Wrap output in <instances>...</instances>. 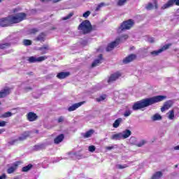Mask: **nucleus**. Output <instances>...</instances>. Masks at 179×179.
<instances>
[{
    "label": "nucleus",
    "instance_id": "nucleus-7",
    "mask_svg": "<svg viewBox=\"0 0 179 179\" xmlns=\"http://www.w3.org/2000/svg\"><path fill=\"white\" fill-rule=\"evenodd\" d=\"M177 5L179 6V0H169L166 3H165L161 9H168V8H171V6H173V5Z\"/></svg>",
    "mask_w": 179,
    "mask_h": 179
},
{
    "label": "nucleus",
    "instance_id": "nucleus-29",
    "mask_svg": "<svg viewBox=\"0 0 179 179\" xmlns=\"http://www.w3.org/2000/svg\"><path fill=\"white\" fill-rule=\"evenodd\" d=\"M162 176H163V173H162V172H160V171H158L152 176V179H159L162 177Z\"/></svg>",
    "mask_w": 179,
    "mask_h": 179
},
{
    "label": "nucleus",
    "instance_id": "nucleus-40",
    "mask_svg": "<svg viewBox=\"0 0 179 179\" xmlns=\"http://www.w3.org/2000/svg\"><path fill=\"white\" fill-rule=\"evenodd\" d=\"M72 16H73V13H71L69 15H67L66 16L62 18V20H68L69 19H71L72 17Z\"/></svg>",
    "mask_w": 179,
    "mask_h": 179
},
{
    "label": "nucleus",
    "instance_id": "nucleus-34",
    "mask_svg": "<svg viewBox=\"0 0 179 179\" xmlns=\"http://www.w3.org/2000/svg\"><path fill=\"white\" fill-rule=\"evenodd\" d=\"M38 30L36 28L31 29L28 30L27 34H36V33H38Z\"/></svg>",
    "mask_w": 179,
    "mask_h": 179
},
{
    "label": "nucleus",
    "instance_id": "nucleus-37",
    "mask_svg": "<svg viewBox=\"0 0 179 179\" xmlns=\"http://www.w3.org/2000/svg\"><path fill=\"white\" fill-rule=\"evenodd\" d=\"M132 114V110L127 109L124 111V117H129V115H131Z\"/></svg>",
    "mask_w": 179,
    "mask_h": 179
},
{
    "label": "nucleus",
    "instance_id": "nucleus-3",
    "mask_svg": "<svg viewBox=\"0 0 179 179\" xmlns=\"http://www.w3.org/2000/svg\"><path fill=\"white\" fill-rule=\"evenodd\" d=\"M78 30L83 34H87L92 31V24L89 20H85L78 26Z\"/></svg>",
    "mask_w": 179,
    "mask_h": 179
},
{
    "label": "nucleus",
    "instance_id": "nucleus-47",
    "mask_svg": "<svg viewBox=\"0 0 179 179\" xmlns=\"http://www.w3.org/2000/svg\"><path fill=\"white\" fill-rule=\"evenodd\" d=\"M153 3H154V5H155V9H158L159 5L157 4V1L154 0Z\"/></svg>",
    "mask_w": 179,
    "mask_h": 179
},
{
    "label": "nucleus",
    "instance_id": "nucleus-14",
    "mask_svg": "<svg viewBox=\"0 0 179 179\" xmlns=\"http://www.w3.org/2000/svg\"><path fill=\"white\" fill-rule=\"evenodd\" d=\"M135 58H136V55H130L123 59V63L129 64V62H132V61H134V59H135Z\"/></svg>",
    "mask_w": 179,
    "mask_h": 179
},
{
    "label": "nucleus",
    "instance_id": "nucleus-59",
    "mask_svg": "<svg viewBox=\"0 0 179 179\" xmlns=\"http://www.w3.org/2000/svg\"><path fill=\"white\" fill-rule=\"evenodd\" d=\"M4 0H0V3H2V2H3Z\"/></svg>",
    "mask_w": 179,
    "mask_h": 179
},
{
    "label": "nucleus",
    "instance_id": "nucleus-56",
    "mask_svg": "<svg viewBox=\"0 0 179 179\" xmlns=\"http://www.w3.org/2000/svg\"><path fill=\"white\" fill-rule=\"evenodd\" d=\"M174 150H179V145L174 147Z\"/></svg>",
    "mask_w": 179,
    "mask_h": 179
},
{
    "label": "nucleus",
    "instance_id": "nucleus-6",
    "mask_svg": "<svg viewBox=\"0 0 179 179\" xmlns=\"http://www.w3.org/2000/svg\"><path fill=\"white\" fill-rule=\"evenodd\" d=\"M170 45H171V44L165 45L158 50H155L151 52L150 54L151 55H153V57H157V55H159V54H162L163 51H166V50H169V48H170Z\"/></svg>",
    "mask_w": 179,
    "mask_h": 179
},
{
    "label": "nucleus",
    "instance_id": "nucleus-51",
    "mask_svg": "<svg viewBox=\"0 0 179 179\" xmlns=\"http://www.w3.org/2000/svg\"><path fill=\"white\" fill-rule=\"evenodd\" d=\"M0 179H6V175L3 173L2 176H0Z\"/></svg>",
    "mask_w": 179,
    "mask_h": 179
},
{
    "label": "nucleus",
    "instance_id": "nucleus-11",
    "mask_svg": "<svg viewBox=\"0 0 179 179\" xmlns=\"http://www.w3.org/2000/svg\"><path fill=\"white\" fill-rule=\"evenodd\" d=\"M120 135L122 136V139H127L132 135V131L129 129H125L123 131L120 132Z\"/></svg>",
    "mask_w": 179,
    "mask_h": 179
},
{
    "label": "nucleus",
    "instance_id": "nucleus-26",
    "mask_svg": "<svg viewBox=\"0 0 179 179\" xmlns=\"http://www.w3.org/2000/svg\"><path fill=\"white\" fill-rule=\"evenodd\" d=\"M39 50L41 51L42 54H45L49 50L48 45H44L43 47L40 48Z\"/></svg>",
    "mask_w": 179,
    "mask_h": 179
},
{
    "label": "nucleus",
    "instance_id": "nucleus-50",
    "mask_svg": "<svg viewBox=\"0 0 179 179\" xmlns=\"http://www.w3.org/2000/svg\"><path fill=\"white\" fill-rule=\"evenodd\" d=\"M41 2H53L54 3V0H40Z\"/></svg>",
    "mask_w": 179,
    "mask_h": 179
},
{
    "label": "nucleus",
    "instance_id": "nucleus-31",
    "mask_svg": "<svg viewBox=\"0 0 179 179\" xmlns=\"http://www.w3.org/2000/svg\"><path fill=\"white\" fill-rule=\"evenodd\" d=\"M127 38H128L127 34L122 35L120 38H117V39L119 40V43H122V41H125V40H127Z\"/></svg>",
    "mask_w": 179,
    "mask_h": 179
},
{
    "label": "nucleus",
    "instance_id": "nucleus-36",
    "mask_svg": "<svg viewBox=\"0 0 179 179\" xmlns=\"http://www.w3.org/2000/svg\"><path fill=\"white\" fill-rule=\"evenodd\" d=\"M103 6H106L105 3H100L99 4H98L96 9H95L96 12H99V10L100 9H101V8H103Z\"/></svg>",
    "mask_w": 179,
    "mask_h": 179
},
{
    "label": "nucleus",
    "instance_id": "nucleus-28",
    "mask_svg": "<svg viewBox=\"0 0 179 179\" xmlns=\"http://www.w3.org/2000/svg\"><path fill=\"white\" fill-rule=\"evenodd\" d=\"M10 47V43H5L0 44V50H5V48H8Z\"/></svg>",
    "mask_w": 179,
    "mask_h": 179
},
{
    "label": "nucleus",
    "instance_id": "nucleus-2",
    "mask_svg": "<svg viewBox=\"0 0 179 179\" xmlns=\"http://www.w3.org/2000/svg\"><path fill=\"white\" fill-rule=\"evenodd\" d=\"M26 13H20L16 15H11L6 17L0 18V26L1 27H8L12 26V24H16L17 23H20L26 19Z\"/></svg>",
    "mask_w": 179,
    "mask_h": 179
},
{
    "label": "nucleus",
    "instance_id": "nucleus-54",
    "mask_svg": "<svg viewBox=\"0 0 179 179\" xmlns=\"http://www.w3.org/2000/svg\"><path fill=\"white\" fill-rule=\"evenodd\" d=\"M81 44H83V45H86L87 44V41H83V42H81Z\"/></svg>",
    "mask_w": 179,
    "mask_h": 179
},
{
    "label": "nucleus",
    "instance_id": "nucleus-42",
    "mask_svg": "<svg viewBox=\"0 0 179 179\" xmlns=\"http://www.w3.org/2000/svg\"><path fill=\"white\" fill-rule=\"evenodd\" d=\"M24 45H31V41L29 39H24L23 41Z\"/></svg>",
    "mask_w": 179,
    "mask_h": 179
},
{
    "label": "nucleus",
    "instance_id": "nucleus-35",
    "mask_svg": "<svg viewBox=\"0 0 179 179\" xmlns=\"http://www.w3.org/2000/svg\"><path fill=\"white\" fill-rule=\"evenodd\" d=\"M106 98H107V95L103 94L99 96V98H96V101L98 102L103 101V100H106Z\"/></svg>",
    "mask_w": 179,
    "mask_h": 179
},
{
    "label": "nucleus",
    "instance_id": "nucleus-10",
    "mask_svg": "<svg viewBox=\"0 0 179 179\" xmlns=\"http://www.w3.org/2000/svg\"><path fill=\"white\" fill-rule=\"evenodd\" d=\"M121 76V73H115L112 74L109 79L108 80V83H113V82H115L118 78Z\"/></svg>",
    "mask_w": 179,
    "mask_h": 179
},
{
    "label": "nucleus",
    "instance_id": "nucleus-49",
    "mask_svg": "<svg viewBox=\"0 0 179 179\" xmlns=\"http://www.w3.org/2000/svg\"><path fill=\"white\" fill-rule=\"evenodd\" d=\"M5 125H6V122L0 121V127H5Z\"/></svg>",
    "mask_w": 179,
    "mask_h": 179
},
{
    "label": "nucleus",
    "instance_id": "nucleus-52",
    "mask_svg": "<svg viewBox=\"0 0 179 179\" xmlns=\"http://www.w3.org/2000/svg\"><path fill=\"white\" fill-rule=\"evenodd\" d=\"M148 41H149V43H154V42H155V38H150L148 39Z\"/></svg>",
    "mask_w": 179,
    "mask_h": 179
},
{
    "label": "nucleus",
    "instance_id": "nucleus-20",
    "mask_svg": "<svg viewBox=\"0 0 179 179\" xmlns=\"http://www.w3.org/2000/svg\"><path fill=\"white\" fill-rule=\"evenodd\" d=\"M36 41H40L41 43H43L45 41V34L41 33L36 38Z\"/></svg>",
    "mask_w": 179,
    "mask_h": 179
},
{
    "label": "nucleus",
    "instance_id": "nucleus-44",
    "mask_svg": "<svg viewBox=\"0 0 179 179\" xmlns=\"http://www.w3.org/2000/svg\"><path fill=\"white\" fill-rule=\"evenodd\" d=\"M89 16H90V11H89V10L86 11L85 13H84L83 14V17H85V19L89 17Z\"/></svg>",
    "mask_w": 179,
    "mask_h": 179
},
{
    "label": "nucleus",
    "instance_id": "nucleus-30",
    "mask_svg": "<svg viewBox=\"0 0 179 179\" xmlns=\"http://www.w3.org/2000/svg\"><path fill=\"white\" fill-rule=\"evenodd\" d=\"M31 167H33V165H32L31 164H28L27 166H24V167L22 168V171H24V173H26V172L29 171V170H31Z\"/></svg>",
    "mask_w": 179,
    "mask_h": 179
},
{
    "label": "nucleus",
    "instance_id": "nucleus-33",
    "mask_svg": "<svg viewBox=\"0 0 179 179\" xmlns=\"http://www.w3.org/2000/svg\"><path fill=\"white\" fill-rule=\"evenodd\" d=\"M154 8H155V4L152 3H148L145 6V9H147V10H152V9H153Z\"/></svg>",
    "mask_w": 179,
    "mask_h": 179
},
{
    "label": "nucleus",
    "instance_id": "nucleus-8",
    "mask_svg": "<svg viewBox=\"0 0 179 179\" xmlns=\"http://www.w3.org/2000/svg\"><path fill=\"white\" fill-rule=\"evenodd\" d=\"M120 44V39H116L115 41L109 43L106 48V51H113L117 45Z\"/></svg>",
    "mask_w": 179,
    "mask_h": 179
},
{
    "label": "nucleus",
    "instance_id": "nucleus-19",
    "mask_svg": "<svg viewBox=\"0 0 179 179\" xmlns=\"http://www.w3.org/2000/svg\"><path fill=\"white\" fill-rule=\"evenodd\" d=\"M110 139L112 141H121V139H122V137L121 136V133H117V134H113L111 136H110Z\"/></svg>",
    "mask_w": 179,
    "mask_h": 179
},
{
    "label": "nucleus",
    "instance_id": "nucleus-25",
    "mask_svg": "<svg viewBox=\"0 0 179 179\" xmlns=\"http://www.w3.org/2000/svg\"><path fill=\"white\" fill-rule=\"evenodd\" d=\"M151 119L152 121H160V120H162V115L159 113H156L151 117Z\"/></svg>",
    "mask_w": 179,
    "mask_h": 179
},
{
    "label": "nucleus",
    "instance_id": "nucleus-18",
    "mask_svg": "<svg viewBox=\"0 0 179 179\" xmlns=\"http://www.w3.org/2000/svg\"><path fill=\"white\" fill-rule=\"evenodd\" d=\"M171 106H172L171 101L165 102V103L164 104V106L161 108V111L164 113V111H166V110H169V108H170Z\"/></svg>",
    "mask_w": 179,
    "mask_h": 179
},
{
    "label": "nucleus",
    "instance_id": "nucleus-13",
    "mask_svg": "<svg viewBox=\"0 0 179 179\" xmlns=\"http://www.w3.org/2000/svg\"><path fill=\"white\" fill-rule=\"evenodd\" d=\"M20 164V162H15L12 166L8 169L7 173L8 174H12L13 173H15V171L16 169H17V166Z\"/></svg>",
    "mask_w": 179,
    "mask_h": 179
},
{
    "label": "nucleus",
    "instance_id": "nucleus-58",
    "mask_svg": "<svg viewBox=\"0 0 179 179\" xmlns=\"http://www.w3.org/2000/svg\"><path fill=\"white\" fill-rule=\"evenodd\" d=\"M15 142H16V141H13L11 145H15Z\"/></svg>",
    "mask_w": 179,
    "mask_h": 179
},
{
    "label": "nucleus",
    "instance_id": "nucleus-60",
    "mask_svg": "<svg viewBox=\"0 0 179 179\" xmlns=\"http://www.w3.org/2000/svg\"><path fill=\"white\" fill-rule=\"evenodd\" d=\"M131 139H135V138H134V137H131Z\"/></svg>",
    "mask_w": 179,
    "mask_h": 179
},
{
    "label": "nucleus",
    "instance_id": "nucleus-9",
    "mask_svg": "<svg viewBox=\"0 0 179 179\" xmlns=\"http://www.w3.org/2000/svg\"><path fill=\"white\" fill-rule=\"evenodd\" d=\"M8 94H10V89L5 87L0 91V99H3V97H6Z\"/></svg>",
    "mask_w": 179,
    "mask_h": 179
},
{
    "label": "nucleus",
    "instance_id": "nucleus-57",
    "mask_svg": "<svg viewBox=\"0 0 179 179\" xmlns=\"http://www.w3.org/2000/svg\"><path fill=\"white\" fill-rule=\"evenodd\" d=\"M3 132H5V129H0V135H1V134H2Z\"/></svg>",
    "mask_w": 179,
    "mask_h": 179
},
{
    "label": "nucleus",
    "instance_id": "nucleus-24",
    "mask_svg": "<svg viewBox=\"0 0 179 179\" xmlns=\"http://www.w3.org/2000/svg\"><path fill=\"white\" fill-rule=\"evenodd\" d=\"M166 115L169 118V120H174V109L169 110L167 113Z\"/></svg>",
    "mask_w": 179,
    "mask_h": 179
},
{
    "label": "nucleus",
    "instance_id": "nucleus-5",
    "mask_svg": "<svg viewBox=\"0 0 179 179\" xmlns=\"http://www.w3.org/2000/svg\"><path fill=\"white\" fill-rule=\"evenodd\" d=\"M45 59H47V57L45 56H41L39 57L31 56L28 57L27 61L30 64H34L36 62H43V61H45Z\"/></svg>",
    "mask_w": 179,
    "mask_h": 179
},
{
    "label": "nucleus",
    "instance_id": "nucleus-55",
    "mask_svg": "<svg viewBox=\"0 0 179 179\" xmlns=\"http://www.w3.org/2000/svg\"><path fill=\"white\" fill-rule=\"evenodd\" d=\"M62 0H53V3H58V2H61Z\"/></svg>",
    "mask_w": 179,
    "mask_h": 179
},
{
    "label": "nucleus",
    "instance_id": "nucleus-53",
    "mask_svg": "<svg viewBox=\"0 0 179 179\" xmlns=\"http://www.w3.org/2000/svg\"><path fill=\"white\" fill-rule=\"evenodd\" d=\"M24 90H25L26 92H29V90H31V87H27L24 88Z\"/></svg>",
    "mask_w": 179,
    "mask_h": 179
},
{
    "label": "nucleus",
    "instance_id": "nucleus-16",
    "mask_svg": "<svg viewBox=\"0 0 179 179\" xmlns=\"http://www.w3.org/2000/svg\"><path fill=\"white\" fill-rule=\"evenodd\" d=\"M37 115L33 112H29L27 115V119L30 122L36 121L37 120Z\"/></svg>",
    "mask_w": 179,
    "mask_h": 179
},
{
    "label": "nucleus",
    "instance_id": "nucleus-46",
    "mask_svg": "<svg viewBox=\"0 0 179 179\" xmlns=\"http://www.w3.org/2000/svg\"><path fill=\"white\" fill-rule=\"evenodd\" d=\"M89 152H94L96 150V147L94 145H91L88 148Z\"/></svg>",
    "mask_w": 179,
    "mask_h": 179
},
{
    "label": "nucleus",
    "instance_id": "nucleus-1",
    "mask_svg": "<svg viewBox=\"0 0 179 179\" xmlns=\"http://www.w3.org/2000/svg\"><path fill=\"white\" fill-rule=\"evenodd\" d=\"M166 99H167V96L164 95H159L150 98L143 99L134 103L132 106V110L134 111H138V110H142V108H146V107H149V106L163 101L164 100H166Z\"/></svg>",
    "mask_w": 179,
    "mask_h": 179
},
{
    "label": "nucleus",
    "instance_id": "nucleus-4",
    "mask_svg": "<svg viewBox=\"0 0 179 179\" xmlns=\"http://www.w3.org/2000/svg\"><path fill=\"white\" fill-rule=\"evenodd\" d=\"M134 26V20H128L127 21L123 22V23L120 25L119 29H117L118 33H121L122 30H129L131 27Z\"/></svg>",
    "mask_w": 179,
    "mask_h": 179
},
{
    "label": "nucleus",
    "instance_id": "nucleus-21",
    "mask_svg": "<svg viewBox=\"0 0 179 179\" xmlns=\"http://www.w3.org/2000/svg\"><path fill=\"white\" fill-rule=\"evenodd\" d=\"M30 136V131H24L20 137L19 141H24V139H27Z\"/></svg>",
    "mask_w": 179,
    "mask_h": 179
},
{
    "label": "nucleus",
    "instance_id": "nucleus-39",
    "mask_svg": "<svg viewBox=\"0 0 179 179\" xmlns=\"http://www.w3.org/2000/svg\"><path fill=\"white\" fill-rule=\"evenodd\" d=\"M44 148H45L44 144L37 145H35L34 150H41V149H44Z\"/></svg>",
    "mask_w": 179,
    "mask_h": 179
},
{
    "label": "nucleus",
    "instance_id": "nucleus-38",
    "mask_svg": "<svg viewBox=\"0 0 179 179\" xmlns=\"http://www.w3.org/2000/svg\"><path fill=\"white\" fill-rule=\"evenodd\" d=\"M145 143L146 140H141L139 143L136 144V145L138 146V148H142V146H143V145H145Z\"/></svg>",
    "mask_w": 179,
    "mask_h": 179
},
{
    "label": "nucleus",
    "instance_id": "nucleus-12",
    "mask_svg": "<svg viewBox=\"0 0 179 179\" xmlns=\"http://www.w3.org/2000/svg\"><path fill=\"white\" fill-rule=\"evenodd\" d=\"M84 103L85 101H82L73 104L71 106L69 107L68 111H75V110L79 108V107H81V106H83Z\"/></svg>",
    "mask_w": 179,
    "mask_h": 179
},
{
    "label": "nucleus",
    "instance_id": "nucleus-48",
    "mask_svg": "<svg viewBox=\"0 0 179 179\" xmlns=\"http://www.w3.org/2000/svg\"><path fill=\"white\" fill-rule=\"evenodd\" d=\"M105 149L106 150H113V149H114V146H106Z\"/></svg>",
    "mask_w": 179,
    "mask_h": 179
},
{
    "label": "nucleus",
    "instance_id": "nucleus-17",
    "mask_svg": "<svg viewBox=\"0 0 179 179\" xmlns=\"http://www.w3.org/2000/svg\"><path fill=\"white\" fill-rule=\"evenodd\" d=\"M68 76H69V72L68 71L60 72L57 75V78L58 79H65V78H68Z\"/></svg>",
    "mask_w": 179,
    "mask_h": 179
},
{
    "label": "nucleus",
    "instance_id": "nucleus-43",
    "mask_svg": "<svg viewBox=\"0 0 179 179\" xmlns=\"http://www.w3.org/2000/svg\"><path fill=\"white\" fill-rule=\"evenodd\" d=\"M116 167H117V169H127V167H128V165H127V164H124V165L117 164L116 166Z\"/></svg>",
    "mask_w": 179,
    "mask_h": 179
},
{
    "label": "nucleus",
    "instance_id": "nucleus-23",
    "mask_svg": "<svg viewBox=\"0 0 179 179\" xmlns=\"http://www.w3.org/2000/svg\"><path fill=\"white\" fill-rule=\"evenodd\" d=\"M121 122H122V118L119 117L113 124V128H118V127H120Z\"/></svg>",
    "mask_w": 179,
    "mask_h": 179
},
{
    "label": "nucleus",
    "instance_id": "nucleus-27",
    "mask_svg": "<svg viewBox=\"0 0 179 179\" xmlns=\"http://www.w3.org/2000/svg\"><path fill=\"white\" fill-rule=\"evenodd\" d=\"M93 134H94V131L90 130L83 134V137L84 138H90V136H92L93 135Z\"/></svg>",
    "mask_w": 179,
    "mask_h": 179
},
{
    "label": "nucleus",
    "instance_id": "nucleus-15",
    "mask_svg": "<svg viewBox=\"0 0 179 179\" xmlns=\"http://www.w3.org/2000/svg\"><path fill=\"white\" fill-rule=\"evenodd\" d=\"M101 61H103V55H99L98 59H95L92 64V67L94 68V66H97L99 64H101Z\"/></svg>",
    "mask_w": 179,
    "mask_h": 179
},
{
    "label": "nucleus",
    "instance_id": "nucleus-22",
    "mask_svg": "<svg viewBox=\"0 0 179 179\" xmlns=\"http://www.w3.org/2000/svg\"><path fill=\"white\" fill-rule=\"evenodd\" d=\"M62 141H64V134H60L55 138L54 142L56 145H58V143H61Z\"/></svg>",
    "mask_w": 179,
    "mask_h": 179
},
{
    "label": "nucleus",
    "instance_id": "nucleus-61",
    "mask_svg": "<svg viewBox=\"0 0 179 179\" xmlns=\"http://www.w3.org/2000/svg\"><path fill=\"white\" fill-rule=\"evenodd\" d=\"M38 132V131H36V134Z\"/></svg>",
    "mask_w": 179,
    "mask_h": 179
},
{
    "label": "nucleus",
    "instance_id": "nucleus-62",
    "mask_svg": "<svg viewBox=\"0 0 179 179\" xmlns=\"http://www.w3.org/2000/svg\"><path fill=\"white\" fill-rule=\"evenodd\" d=\"M0 104H1V102H0Z\"/></svg>",
    "mask_w": 179,
    "mask_h": 179
},
{
    "label": "nucleus",
    "instance_id": "nucleus-41",
    "mask_svg": "<svg viewBox=\"0 0 179 179\" xmlns=\"http://www.w3.org/2000/svg\"><path fill=\"white\" fill-rule=\"evenodd\" d=\"M13 114H12V112H6L3 115V118H8L9 117H12Z\"/></svg>",
    "mask_w": 179,
    "mask_h": 179
},
{
    "label": "nucleus",
    "instance_id": "nucleus-45",
    "mask_svg": "<svg viewBox=\"0 0 179 179\" xmlns=\"http://www.w3.org/2000/svg\"><path fill=\"white\" fill-rule=\"evenodd\" d=\"M65 120V117L64 116H60L58 120H57V122L61 123V122H64V121Z\"/></svg>",
    "mask_w": 179,
    "mask_h": 179
},
{
    "label": "nucleus",
    "instance_id": "nucleus-32",
    "mask_svg": "<svg viewBox=\"0 0 179 179\" xmlns=\"http://www.w3.org/2000/svg\"><path fill=\"white\" fill-rule=\"evenodd\" d=\"M127 1L128 0H117V6H124V5L127 3Z\"/></svg>",
    "mask_w": 179,
    "mask_h": 179
}]
</instances>
